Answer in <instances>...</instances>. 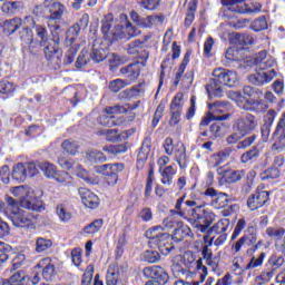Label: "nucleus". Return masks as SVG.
<instances>
[{
	"instance_id": "39",
	"label": "nucleus",
	"mask_w": 285,
	"mask_h": 285,
	"mask_svg": "<svg viewBox=\"0 0 285 285\" xmlns=\"http://www.w3.org/2000/svg\"><path fill=\"white\" fill-rule=\"evenodd\" d=\"M225 173L227 184H237V181H242V179L246 177V173L244 170H232Z\"/></svg>"
},
{
	"instance_id": "44",
	"label": "nucleus",
	"mask_w": 285,
	"mask_h": 285,
	"mask_svg": "<svg viewBox=\"0 0 285 285\" xmlns=\"http://www.w3.org/2000/svg\"><path fill=\"white\" fill-rule=\"evenodd\" d=\"M266 28H268V22L264 16L255 19L250 24V30L254 32H262V30H266Z\"/></svg>"
},
{
	"instance_id": "53",
	"label": "nucleus",
	"mask_w": 285,
	"mask_h": 285,
	"mask_svg": "<svg viewBox=\"0 0 285 285\" xmlns=\"http://www.w3.org/2000/svg\"><path fill=\"white\" fill-rule=\"evenodd\" d=\"M88 61H90V53L82 50L76 60V68H85V66H88Z\"/></svg>"
},
{
	"instance_id": "59",
	"label": "nucleus",
	"mask_w": 285,
	"mask_h": 285,
	"mask_svg": "<svg viewBox=\"0 0 285 285\" xmlns=\"http://www.w3.org/2000/svg\"><path fill=\"white\" fill-rule=\"evenodd\" d=\"M57 215L60 222H70V219H72V214H70V212H68V209H66V207L62 205L57 207Z\"/></svg>"
},
{
	"instance_id": "10",
	"label": "nucleus",
	"mask_w": 285,
	"mask_h": 285,
	"mask_svg": "<svg viewBox=\"0 0 285 285\" xmlns=\"http://www.w3.org/2000/svg\"><path fill=\"white\" fill-rule=\"evenodd\" d=\"M277 77V71L275 69H271L267 71H258L254 75L248 76L249 83L254 86H266V83H271L273 79Z\"/></svg>"
},
{
	"instance_id": "62",
	"label": "nucleus",
	"mask_w": 285,
	"mask_h": 285,
	"mask_svg": "<svg viewBox=\"0 0 285 285\" xmlns=\"http://www.w3.org/2000/svg\"><path fill=\"white\" fill-rule=\"evenodd\" d=\"M58 164L61 166L65 170H75L77 167V163L72 159H66L63 157L58 158Z\"/></svg>"
},
{
	"instance_id": "43",
	"label": "nucleus",
	"mask_w": 285,
	"mask_h": 285,
	"mask_svg": "<svg viewBox=\"0 0 285 285\" xmlns=\"http://www.w3.org/2000/svg\"><path fill=\"white\" fill-rule=\"evenodd\" d=\"M266 235L272 237V239H276V242H281L284 238L285 228L284 227H268L266 229Z\"/></svg>"
},
{
	"instance_id": "13",
	"label": "nucleus",
	"mask_w": 285,
	"mask_h": 285,
	"mask_svg": "<svg viewBox=\"0 0 285 285\" xmlns=\"http://www.w3.org/2000/svg\"><path fill=\"white\" fill-rule=\"evenodd\" d=\"M222 4L225 8V12H237L238 14H246L253 12L244 4V0H222Z\"/></svg>"
},
{
	"instance_id": "29",
	"label": "nucleus",
	"mask_w": 285,
	"mask_h": 285,
	"mask_svg": "<svg viewBox=\"0 0 285 285\" xmlns=\"http://www.w3.org/2000/svg\"><path fill=\"white\" fill-rule=\"evenodd\" d=\"M214 240H215V237H212L208 242V245L203 246V250H202L203 258L206 259L207 266H212V268L217 267V263L213 261V250L208 248V246H213Z\"/></svg>"
},
{
	"instance_id": "16",
	"label": "nucleus",
	"mask_w": 285,
	"mask_h": 285,
	"mask_svg": "<svg viewBox=\"0 0 285 285\" xmlns=\"http://www.w3.org/2000/svg\"><path fill=\"white\" fill-rule=\"evenodd\" d=\"M191 235L193 230L190 229V227L181 222H178L177 228L174 229L171 237L174 238V242L179 244V242H184L186 237H190Z\"/></svg>"
},
{
	"instance_id": "7",
	"label": "nucleus",
	"mask_w": 285,
	"mask_h": 285,
	"mask_svg": "<svg viewBox=\"0 0 285 285\" xmlns=\"http://www.w3.org/2000/svg\"><path fill=\"white\" fill-rule=\"evenodd\" d=\"M142 274L147 279H153L151 282H156L159 284H167L168 282V273L158 265L148 266L142 269Z\"/></svg>"
},
{
	"instance_id": "15",
	"label": "nucleus",
	"mask_w": 285,
	"mask_h": 285,
	"mask_svg": "<svg viewBox=\"0 0 285 285\" xmlns=\"http://www.w3.org/2000/svg\"><path fill=\"white\" fill-rule=\"evenodd\" d=\"M275 116L276 112L273 109L268 110L267 114L264 116V124L261 127L263 141H268V137H271V129L273 128Z\"/></svg>"
},
{
	"instance_id": "42",
	"label": "nucleus",
	"mask_w": 285,
	"mask_h": 285,
	"mask_svg": "<svg viewBox=\"0 0 285 285\" xmlns=\"http://www.w3.org/2000/svg\"><path fill=\"white\" fill-rule=\"evenodd\" d=\"M104 226V219H95L92 223L83 227V233L87 235H95V233H99L101 227Z\"/></svg>"
},
{
	"instance_id": "5",
	"label": "nucleus",
	"mask_w": 285,
	"mask_h": 285,
	"mask_svg": "<svg viewBox=\"0 0 285 285\" xmlns=\"http://www.w3.org/2000/svg\"><path fill=\"white\" fill-rule=\"evenodd\" d=\"M59 26H55V30L51 31L52 38L48 40L45 47V57L47 61H55L57 66L61 63V47H60V38L57 30H59Z\"/></svg>"
},
{
	"instance_id": "23",
	"label": "nucleus",
	"mask_w": 285,
	"mask_h": 285,
	"mask_svg": "<svg viewBox=\"0 0 285 285\" xmlns=\"http://www.w3.org/2000/svg\"><path fill=\"white\" fill-rule=\"evenodd\" d=\"M45 264H47L43 269H42V277L43 279H46L47 282H50L52 279V277H55V275H57V272L55 269V265H52L50 263V258H45L42 259L38 266H43Z\"/></svg>"
},
{
	"instance_id": "25",
	"label": "nucleus",
	"mask_w": 285,
	"mask_h": 285,
	"mask_svg": "<svg viewBox=\"0 0 285 285\" xmlns=\"http://www.w3.org/2000/svg\"><path fill=\"white\" fill-rule=\"evenodd\" d=\"M161 175V184L165 186H170L173 184V179L175 175H177V171L173 166H167L159 169Z\"/></svg>"
},
{
	"instance_id": "2",
	"label": "nucleus",
	"mask_w": 285,
	"mask_h": 285,
	"mask_svg": "<svg viewBox=\"0 0 285 285\" xmlns=\"http://www.w3.org/2000/svg\"><path fill=\"white\" fill-rule=\"evenodd\" d=\"M213 79L206 86L209 97H224V86L235 88L239 81V76L234 70L218 68L213 71Z\"/></svg>"
},
{
	"instance_id": "27",
	"label": "nucleus",
	"mask_w": 285,
	"mask_h": 285,
	"mask_svg": "<svg viewBox=\"0 0 285 285\" xmlns=\"http://www.w3.org/2000/svg\"><path fill=\"white\" fill-rule=\"evenodd\" d=\"M79 35H81V29L79 28V24H72L67 30V36L65 39L66 46H73L75 41L79 39Z\"/></svg>"
},
{
	"instance_id": "22",
	"label": "nucleus",
	"mask_w": 285,
	"mask_h": 285,
	"mask_svg": "<svg viewBox=\"0 0 285 285\" xmlns=\"http://www.w3.org/2000/svg\"><path fill=\"white\" fill-rule=\"evenodd\" d=\"M124 170V164L115 163L109 164V179L107 180L109 186H116L117 181H119L118 173Z\"/></svg>"
},
{
	"instance_id": "52",
	"label": "nucleus",
	"mask_w": 285,
	"mask_h": 285,
	"mask_svg": "<svg viewBox=\"0 0 285 285\" xmlns=\"http://www.w3.org/2000/svg\"><path fill=\"white\" fill-rule=\"evenodd\" d=\"M266 258V253H261L258 258L252 257L249 263L246 265V271H250L253 268H258L264 264V259Z\"/></svg>"
},
{
	"instance_id": "33",
	"label": "nucleus",
	"mask_w": 285,
	"mask_h": 285,
	"mask_svg": "<svg viewBox=\"0 0 285 285\" xmlns=\"http://www.w3.org/2000/svg\"><path fill=\"white\" fill-rule=\"evenodd\" d=\"M73 173H76L77 177H79L80 179H83L86 184H89L91 186H95V184H97V179L90 177V175L88 174V170L83 169V167H81V165L79 164L76 165Z\"/></svg>"
},
{
	"instance_id": "47",
	"label": "nucleus",
	"mask_w": 285,
	"mask_h": 285,
	"mask_svg": "<svg viewBox=\"0 0 285 285\" xmlns=\"http://www.w3.org/2000/svg\"><path fill=\"white\" fill-rule=\"evenodd\" d=\"M11 264L13 271H17V268H21V266L26 264V250L14 253Z\"/></svg>"
},
{
	"instance_id": "37",
	"label": "nucleus",
	"mask_w": 285,
	"mask_h": 285,
	"mask_svg": "<svg viewBox=\"0 0 285 285\" xmlns=\"http://www.w3.org/2000/svg\"><path fill=\"white\" fill-rule=\"evenodd\" d=\"M267 266L269 268V272L275 275V272L284 266V258L282 256L272 255L268 258Z\"/></svg>"
},
{
	"instance_id": "21",
	"label": "nucleus",
	"mask_w": 285,
	"mask_h": 285,
	"mask_svg": "<svg viewBox=\"0 0 285 285\" xmlns=\"http://www.w3.org/2000/svg\"><path fill=\"white\" fill-rule=\"evenodd\" d=\"M21 26L22 22L20 18H12L3 22L2 30L4 35H14V32H17Z\"/></svg>"
},
{
	"instance_id": "45",
	"label": "nucleus",
	"mask_w": 285,
	"mask_h": 285,
	"mask_svg": "<svg viewBox=\"0 0 285 285\" xmlns=\"http://www.w3.org/2000/svg\"><path fill=\"white\" fill-rule=\"evenodd\" d=\"M259 157V149L254 147L253 149L246 151L240 156L242 164H249V161H255Z\"/></svg>"
},
{
	"instance_id": "4",
	"label": "nucleus",
	"mask_w": 285,
	"mask_h": 285,
	"mask_svg": "<svg viewBox=\"0 0 285 285\" xmlns=\"http://www.w3.org/2000/svg\"><path fill=\"white\" fill-rule=\"evenodd\" d=\"M147 237L155 244V246H157L161 255H170V252L175 250V245L173 244L175 239L170 234L164 233V227L161 226L150 228L147 232Z\"/></svg>"
},
{
	"instance_id": "63",
	"label": "nucleus",
	"mask_w": 285,
	"mask_h": 285,
	"mask_svg": "<svg viewBox=\"0 0 285 285\" xmlns=\"http://www.w3.org/2000/svg\"><path fill=\"white\" fill-rule=\"evenodd\" d=\"M52 179H55V181H57L58 184H68L71 177L68 171H56V175Z\"/></svg>"
},
{
	"instance_id": "8",
	"label": "nucleus",
	"mask_w": 285,
	"mask_h": 285,
	"mask_svg": "<svg viewBox=\"0 0 285 285\" xmlns=\"http://www.w3.org/2000/svg\"><path fill=\"white\" fill-rule=\"evenodd\" d=\"M12 195L20 199L19 206H21V208H27V210H35L36 213H39V210H41V206L26 198L28 197V189L26 187H14L12 190Z\"/></svg>"
},
{
	"instance_id": "41",
	"label": "nucleus",
	"mask_w": 285,
	"mask_h": 285,
	"mask_svg": "<svg viewBox=\"0 0 285 285\" xmlns=\"http://www.w3.org/2000/svg\"><path fill=\"white\" fill-rule=\"evenodd\" d=\"M77 52H79V43L69 46L68 50L65 53L63 63L66 66H70V63L75 61V57H77Z\"/></svg>"
},
{
	"instance_id": "26",
	"label": "nucleus",
	"mask_w": 285,
	"mask_h": 285,
	"mask_svg": "<svg viewBox=\"0 0 285 285\" xmlns=\"http://www.w3.org/2000/svg\"><path fill=\"white\" fill-rule=\"evenodd\" d=\"M263 106H264V100L245 99V102L243 104V106H240V108L243 110H246L247 112H259Z\"/></svg>"
},
{
	"instance_id": "6",
	"label": "nucleus",
	"mask_w": 285,
	"mask_h": 285,
	"mask_svg": "<svg viewBox=\"0 0 285 285\" xmlns=\"http://www.w3.org/2000/svg\"><path fill=\"white\" fill-rule=\"evenodd\" d=\"M259 126V120L253 114H246L245 116L236 119L232 126L233 130H237L246 137L250 132H255Z\"/></svg>"
},
{
	"instance_id": "20",
	"label": "nucleus",
	"mask_w": 285,
	"mask_h": 285,
	"mask_svg": "<svg viewBox=\"0 0 285 285\" xmlns=\"http://www.w3.org/2000/svg\"><path fill=\"white\" fill-rule=\"evenodd\" d=\"M175 161H177L179 168H186L187 157H186V146L184 142H178L174 149Z\"/></svg>"
},
{
	"instance_id": "3",
	"label": "nucleus",
	"mask_w": 285,
	"mask_h": 285,
	"mask_svg": "<svg viewBox=\"0 0 285 285\" xmlns=\"http://www.w3.org/2000/svg\"><path fill=\"white\" fill-rule=\"evenodd\" d=\"M4 202L7 204V210L10 212V220L16 228H26V226H30L32 222L39 219V214L28 213L21 209V205L12 196H4Z\"/></svg>"
},
{
	"instance_id": "54",
	"label": "nucleus",
	"mask_w": 285,
	"mask_h": 285,
	"mask_svg": "<svg viewBox=\"0 0 285 285\" xmlns=\"http://www.w3.org/2000/svg\"><path fill=\"white\" fill-rule=\"evenodd\" d=\"M273 277H275V274L273 272H263L259 276L255 278V283L256 285H265L268 284V282H271Z\"/></svg>"
},
{
	"instance_id": "38",
	"label": "nucleus",
	"mask_w": 285,
	"mask_h": 285,
	"mask_svg": "<svg viewBox=\"0 0 285 285\" xmlns=\"http://www.w3.org/2000/svg\"><path fill=\"white\" fill-rule=\"evenodd\" d=\"M86 159H88L90 164H104V161H106V155L99 150H90L86 153Z\"/></svg>"
},
{
	"instance_id": "17",
	"label": "nucleus",
	"mask_w": 285,
	"mask_h": 285,
	"mask_svg": "<svg viewBox=\"0 0 285 285\" xmlns=\"http://www.w3.org/2000/svg\"><path fill=\"white\" fill-rule=\"evenodd\" d=\"M1 284H9V285H28L30 284V276L26 275V272L18 271L14 272L10 278L2 279Z\"/></svg>"
},
{
	"instance_id": "57",
	"label": "nucleus",
	"mask_w": 285,
	"mask_h": 285,
	"mask_svg": "<svg viewBox=\"0 0 285 285\" xmlns=\"http://www.w3.org/2000/svg\"><path fill=\"white\" fill-rule=\"evenodd\" d=\"M285 148V135L278 134V137L275 139L274 144L272 145V150L276 153H282Z\"/></svg>"
},
{
	"instance_id": "36",
	"label": "nucleus",
	"mask_w": 285,
	"mask_h": 285,
	"mask_svg": "<svg viewBox=\"0 0 285 285\" xmlns=\"http://www.w3.org/2000/svg\"><path fill=\"white\" fill-rule=\"evenodd\" d=\"M19 37L22 43H24V46H29V48L35 42V33L32 32V29L28 27L22 28V30L19 31Z\"/></svg>"
},
{
	"instance_id": "1",
	"label": "nucleus",
	"mask_w": 285,
	"mask_h": 285,
	"mask_svg": "<svg viewBox=\"0 0 285 285\" xmlns=\"http://www.w3.org/2000/svg\"><path fill=\"white\" fill-rule=\"evenodd\" d=\"M175 214L187 219L199 233H210V226L215 222V213L205 204L197 205L195 200H186V194L176 200Z\"/></svg>"
},
{
	"instance_id": "64",
	"label": "nucleus",
	"mask_w": 285,
	"mask_h": 285,
	"mask_svg": "<svg viewBox=\"0 0 285 285\" xmlns=\"http://www.w3.org/2000/svg\"><path fill=\"white\" fill-rule=\"evenodd\" d=\"M277 135L285 136V112L279 118L276 129L274 131V137H277Z\"/></svg>"
},
{
	"instance_id": "12",
	"label": "nucleus",
	"mask_w": 285,
	"mask_h": 285,
	"mask_svg": "<svg viewBox=\"0 0 285 285\" xmlns=\"http://www.w3.org/2000/svg\"><path fill=\"white\" fill-rule=\"evenodd\" d=\"M78 193L86 208H91V210H94V208L99 207V196H97L95 193L83 187L79 188Z\"/></svg>"
},
{
	"instance_id": "58",
	"label": "nucleus",
	"mask_w": 285,
	"mask_h": 285,
	"mask_svg": "<svg viewBox=\"0 0 285 285\" xmlns=\"http://www.w3.org/2000/svg\"><path fill=\"white\" fill-rule=\"evenodd\" d=\"M144 258H145V262H148L149 264H157V262L161 259V255H159V252L146 250Z\"/></svg>"
},
{
	"instance_id": "49",
	"label": "nucleus",
	"mask_w": 285,
	"mask_h": 285,
	"mask_svg": "<svg viewBox=\"0 0 285 285\" xmlns=\"http://www.w3.org/2000/svg\"><path fill=\"white\" fill-rule=\"evenodd\" d=\"M52 247V240L43 237H39L36 240V253H43L48 250V248Z\"/></svg>"
},
{
	"instance_id": "28",
	"label": "nucleus",
	"mask_w": 285,
	"mask_h": 285,
	"mask_svg": "<svg viewBox=\"0 0 285 285\" xmlns=\"http://www.w3.org/2000/svg\"><path fill=\"white\" fill-rule=\"evenodd\" d=\"M98 124L100 126H107V128H112V126H121V119L105 112L98 118Z\"/></svg>"
},
{
	"instance_id": "11",
	"label": "nucleus",
	"mask_w": 285,
	"mask_h": 285,
	"mask_svg": "<svg viewBox=\"0 0 285 285\" xmlns=\"http://www.w3.org/2000/svg\"><path fill=\"white\" fill-rule=\"evenodd\" d=\"M268 199H271L268 191H256L247 198V207L249 210H257L263 208V206H266Z\"/></svg>"
},
{
	"instance_id": "34",
	"label": "nucleus",
	"mask_w": 285,
	"mask_h": 285,
	"mask_svg": "<svg viewBox=\"0 0 285 285\" xmlns=\"http://www.w3.org/2000/svg\"><path fill=\"white\" fill-rule=\"evenodd\" d=\"M50 12V19L52 21H59L63 17V12H66V7L61 2H53Z\"/></svg>"
},
{
	"instance_id": "31",
	"label": "nucleus",
	"mask_w": 285,
	"mask_h": 285,
	"mask_svg": "<svg viewBox=\"0 0 285 285\" xmlns=\"http://www.w3.org/2000/svg\"><path fill=\"white\" fill-rule=\"evenodd\" d=\"M31 28L40 39L41 46H46V43H48V30H46L43 26L37 24L35 20L31 22Z\"/></svg>"
},
{
	"instance_id": "55",
	"label": "nucleus",
	"mask_w": 285,
	"mask_h": 285,
	"mask_svg": "<svg viewBox=\"0 0 285 285\" xmlns=\"http://www.w3.org/2000/svg\"><path fill=\"white\" fill-rule=\"evenodd\" d=\"M119 282V271L109 267L107 272V285H117Z\"/></svg>"
},
{
	"instance_id": "61",
	"label": "nucleus",
	"mask_w": 285,
	"mask_h": 285,
	"mask_svg": "<svg viewBox=\"0 0 285 285\" xmlns=\"http://www.w3.org/2000/svg\"><path fill=\"white\" fill-rule=\"evenodd\" d=\"M94 273H95V267H92V265L87 266L86 272L82 275L81 285H90L92 282Z\"/></svg>"
},
{
	"instance_id": "24",
	"label": "nucleus",
	"mask_w": 285,
	"mask_h": 285,
	"mask_svg": "<svg viewBox=\"0 0 285 285\" xmlns=\"http://www.w3.org/2000/svg\"><path fill=\"white\" fill-rule=\"evenodd\" d=\"M89 57L92 59V61H95V63H100V61H104L108 57V53L104 50L101 45L94 43Z\"/></svg>"
},
{
	"instance_id": "18",
	"label": "nucleus",
	"mask_w": 285,
	"mask_h": 285,
	"mask_svg": "<svg viewBox=\"0 0 285 285\" xmlns=\"http://www.w3.org/2000/svg\"><path fill=\"white\" fill-rule=\"evenodd\" d=\"M214 206L215 208H224L227 212L225 215H230V213H233V208H235V205L230 204L228 194L225 193H218L214 200Z\"/></svg>"
},
{
	"instance_id": "35",
	"label": "nucleus",
	"mask_w": 285,
	"mask_h": 285,
	"mask_svg": "<svg viewBox=\"0 0 285 285\" xmlns=\"http://www.w3.org/2000/svg\"><path fill=\"white\" fill-rule=\"evenodd\" d=\"M28 178V173L26 171V166L21 163L13 166L12 179L16 181H23Z\"/></svg>"
},
{
	"instance_id": "9",
	"label": "nucleus",
	"mask_w": 285,
	"mask_h": 285,
	"mask_svg": "<svg viewBox=\"0 0 285 285\" xmlns=\"http://www.w3.org/2000/svg\"><path fill=\"white\" fill-rule=\"evenodd\" d=\"M181 108H184V94L178 92L174 97L170 104V114L171 118L169 120L170 126H177L179 124V119L181 117Z\"/></svg>"
},
{
	"instance_id": "50",
	"label": "nucleus",
	"mask_w": 285,
	"mask_h": 285,
	"mask_svg": "<svg viewBox=\"0 0 285 285\" xmlns=\"http://www.w3.org/2000/svg\"><path fill=\"white\" fill-rule=\"evenodd\" d=\"M126 86H130L128 80L116 79L109 82V90H111V92H119V90H122Z\"/></svg>"
},
{
	"instance_id": "40",
	"label": "nucleus",
	"mask_w": 285,
	"mask_h": 285,
	"mask_svg": "<svg viewBox=\"0 0 285 285\" xmlns=\"http://www.w3.org/2000/svg\"><path fill=\"white\" fill-rule=\"evenodd\" d=\"M233 41L236 46H252V43H255L253 37L245 33H234Z\"/></svg>"
},
{
	"instance_id": "48",
	"label": "nucleus",
	"mask_w": 285,
	"mask_h": 285,
	"mask_svg": "<svg viewBox=\"0 0 285 285\" xmlns=\"http://www.w3.org/2000/svg\"><path fill=\"white\" fill-rule=\"evenodd\" d=\"M61 148L65 149L68 155H77V150H79V145L73 139H66L61 144Z\"/></svg>"
},
{
	"instance_id": "14",
	"label": "nucleus",
	"mask_w": 285,
	"mask_h": 285,
	"mask_svg": "<svg viewBox=\"0 0 285 285\" xmlns=\"http://www.w3.org/2000/svg\"><path fill=\"white\" fill-rule=\"evenodd\" d=\"M254 63L257 66L258 70L266 72V70L273 68L276 62L275 59L266 53V51H261L255 56Z\"/></svg>"
},
{
	"instance_id": "19",
	"label": "nucleus",
	"mask_w": 285,
	"mask_h": 285,
	"mask_svg": "<svg viewBox=\"0 0 285 285\" xmlns=\"http://www.w3.org/2000/svg\"><path fill=\"white\" fill-rule=\"evenodd\" d=\"M120 73L124 75L130 83V81H136V79L139 78L140 69H139V62H135L131 65H128L127 67H122L120 69Z\"/></svg>"
},
{
	"instance_id": "51",
	"label": "nucleus",
	"mask_w": 285,
	"mask_h": 285,
	"mask_svg": "<svg viewBox=\"0 0 285 285\" xmlns=\"http://www.w3.org/2000/svg\"><path fill=\"white\" fill-rule=\"evenodd\" d=\"M102 150L105 153H110V155H121V153H126L128 150V147H126V145H110L105 146Z\"/></svg>"
},
{
	"instance_id": "46",
	"label": "nucleus",
	"mask_w": 285,
	"mask_h": 285,
	"mask_svg": "<svg viewBox=\"0 0 285 285\" xmlns=\"http://www.w3.org/2000/svg\"><path fill=\"white\" fill-rule=\"evenodd\" d=\"M282 175V171H279V168L277 167H269L263 173H261V179L264 181L266 179H277Z\"/></svg>"
},
{
	"instance_id": "60",
	"label": "nucleus",
	"mask_w": 285,
	"mask_h": 285,
	"mask_svg": "<svg viewBox=\"0 0 285 285\" xmlns=\"http://www.w3.org/2000/svg\"><path fill=\"white\" fill-rule=\"evenodd\" d=\"M14 92V85L8 80L0 81V95H11Z\"/></svg>"
},
{
	"instance_id": "30",
	"label": "nucleus",
	"mask_w": 285,
	"mask_h": 285,
	"mask_svg": "<svg viewBox=\"0 0 285 285\" xmlns=\"http://www.w3.org/2000/svg\"><path fill=\"white\" fill-rule=\"evenodd\" d=\"M38 168L43 173L45 177L47 179H53V177L57 175V166H55L51 163L45 161V163H38Z\"/></svg>"
},
{
	"instance_id": "56",
	"label": "nucleus",
	"mask_w": 285,
	"mask_h": 285,
	"mask_svg": "<svg viewBox=\"0 0 285 285\" xmlns=\"http://www.w3.org/2000/svg\"><path fill=\"white\" fill-rule=\"evenodd\" d=\"M2 12L4 14H16L19 12V2H6L2 4Z\"/></svg>"
},
{
	"instance_id": "32",
	"label": "nucleus",
	"mask_w": 285,
	"mask_h": 285,
	"mask_svg": "<svg viewBox=\"0 0 285 285\" xmlns=\"http://www.w3.org/2000/svg\"><path fill=\"white\" fill-rule=\"evenodd\" d=\"M150 146H151V140L149 137H146L142 140V145L140 147V151L138 153V164L146 161L148 159V155H150Z\"/></svg>"
}]
</instances>
